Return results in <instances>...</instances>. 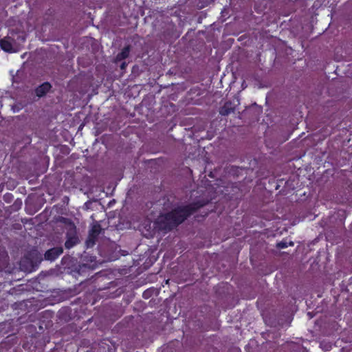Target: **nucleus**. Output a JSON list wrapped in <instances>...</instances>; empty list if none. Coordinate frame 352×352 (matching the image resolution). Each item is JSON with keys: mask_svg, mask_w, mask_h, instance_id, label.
I'll return each mask as SVG.
<instances>
[{"mask_svg": "<svg viewBox=\"0 0 352 352\" xmlns=\"http://www.w3.org/2000/svg\"><path fill=\"white\" fill-rule=\"evenodd\" d=\"M203 205L195 203L188 206L178 207L170 213L158 217L155 224L160 230H170L183 222L188 215Z\"/></svg>", "mask_w": 352, "mask_h": 352, "instance_id": "1", "label": "nucleus"}, {"mask_svg": "<svg viewBox=\"0 0 352 352\" xmlns=\"http://www.w3.org/2000/svg\"><path fill=\"white\" fill-rule=\"evenodd\" d=\"M63 253V248L60 247L54 248L47 250L45 254V258L49 261H54Z\"/></svg>", "mask_w": 352, "mask_h": 352, "instance_id": "2", "label": "nucleus"}, {"mask_svg": "<svg viewBox=\"0 0 352 352\" xmlns=\"http://www.w3.org/2000/svg\"><path fill=\"white\" fill-rule=\"evenodd\" d=\"M0 46L3 50L7 52H14L12 42L9 38H4L0 41Z\"/></svg>", "mask_w": 352, "mask_h": 352, "instance_id": "3", "label": "nucleus"}, {"mask_svg": "<svg viewBox=\"0 0 352 352\" xmlns=\"http://www.w3.org/2000/svg\"><path fill=\"white\" fill-rule=\"evenodd\" d=\"M51 88V85L48 82H44L36 88V94L38 97L43 96Z\"/></svg>", "mask_w": 352, "mask_h": 352, "instance_id": "4", "label": "nucleus"}, {"mask_svg": "<svg viewBox=\"0 0 352 352\" xmlns=\"http://www.w3.org/2000/svg\"><path fill=\"white\" fill-rule=\"evenodd\" d=\"M129 52H130V47L129 46H126L125 47H124L122 50L121 52H120L117 56H116V60L117 61H120L123 59H125L126 58H127L129 55Z\"/></svg>", "mask_w": 352, "mask_h": 352, "instance_id": "5", "label": "nucleus"}, {"mask_svg": "<svg viewBox=\"0 0 352 352\" xmlns=\"http://www.w3.org/2000/svg\"><path fill=\"white\" fill-rule=\"evenodd\" d=\"M76 243H77V238L74 237V238H71V239H67L66 241L65 245L67 249H69V248H72Z\"/></svg>", "mask_w": 352, "mask_h": 352, "instance_id": "6", "label": "nucleus"}, {"mask_svg": "<svg viewBox=\"0 0 352 352\" xmlns=\"http://www.w3.org/2000/svg\"><path fill=\"white\" fill-rule=\"evenodd\" d=\"M231 109H229L227 105H224L220 110V113L223 116H226L230 113Z\"/></svg>", "mask_w": 352, "mask_h": 352, "instance_id": "7", "label": "nucleus"}, {"mask_svg": "<svg viewBox=\"0 0 352 352\" xmlns=\"http://www.w3.org/2000/svg\"><path fill=\"white\" fill-rule=\"evenodd\" d=\"M277 247L280 249L285 248L287 247V244L286 242L280 241L277 244Z\"/></svg>", "mask_w": 352, "mask_h": 352, "instance_id": "8", "label": "nucleus"}, {"mask_svg": "<svg viewBox=\"0 0 352 352\" xmlns=\"http://www.w3.org/2000/svg\"><path fill=\"white\" fill-rule=\"evenodd\" d=\"M91 231H92V233L91 234V236H93V235L96 236L99 233L98 228L96 226H94L92 228Z\"/></svg>", "mask_w": 352, "mask_h": 352, "instance_id": "9", "label": "nucleus"}, {"mask_svg": "<svg viewBox=\"0 0 352 352\" xmlns=\"http://www.w3.org/2000/svg\"><path fill=\"white\" fill-rule=\"evenodd\" d=\"M126 65V63H122L121 65V69H124L125 68Z\"/></svg>", "mask_w": 352, "mask_h": 352, "instance_id": "10", "label": "nucleus"}, {"mask_svg": "<svg viewBox=\"0 0 352 352\" xmlns=\"http://www.w3.org/2000/svg\"><path fill=\"white\" fill-rule=\"evenodd\" d=\"M94 237H95V236H94V235H93V236H90L89 240H91V238H94Z\"/></svg>", "mask_w": 352, "mask_h": 352, "instance_id": "11", "label": "nucleus"}, {"mask_svg": "<svg viewBox=\"0 0 352 352\" xmlns=\"http://www.w3.org/2000/svg\"><path fill=\"white\" fill-rule=\"evenodd\" d=\"M235 351H236V352H239V349H235Z\"/></svg>", "mask_w": 352, "mask_h": 352, "instance_id": "12", "label": "nucleus"}]
</instances>
